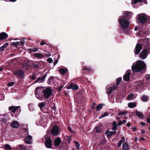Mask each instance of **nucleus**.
<instances>
[{
	"mask_svg": "<svg viewBox=\"0 0 150 150\" xmlns=\"http://www.w3.org/2000/svg\"><path fill=\"white\" fill-rule=\"evenodd\" d=\"M118 110L119 112L118 113V115H124L127 113V111H120L119 110Z\"/></svg>",
	"mask_w": 150,
	"mask_h": 150,
	"instance_id": "obj_30",
	"label": "nucleus"
},
{
	"mask_svg": "<svg viewBox=\"0 0 150 150\" xmlns=\"http://www.w3.org/2000/svg\"><path fill=\"white\" fill-rule=\"evenodd\" d=\"M20 108L19 106H10L9 107L8 110L12 112H15L17 110H18Z\"/></svg>",
	"mask_w": 150,
	"mask_h": 150,
	"instance_id": "obj_16",
	"label": "nucleus"
},
{
	"mask_svg": "<svg viewBox=\"0 0 150 150\" xmlns=\"http://www.w3.org/2000/svg\"><path fill=\"white\" fill-rule=\"evenodd\" d=\"M36 78L35 76V75H33L32 76V77H31V79L33 80L35 79Z\"/></svg>",
	"mask_w": 150,
	"mask_h": 150,
	"instance_id": "obj_54",
	"label": "nucleus"
},
{
	"mask_svg": "<svg viewBox=\"0 0 150 150\" xmlns=\"http://www.w3.org/2000/svg\"><path fill=\"white\" fill-rule=\"evenodd\" d=\"M136 115L138 117L141 118L142 119L144 118V115L142 112L137 110L136 111Z\"/></svg>",
	"mask_w": 150,
	"mask_h": 150,
	"instance_id": "obj_24",
	"label": "nucleus"
},
{
	"mask_svg": "<svg viewBox=\"0 0 150 150\" xmlns=\"http://www.w3.org/2000/svg\"><path fill=\"white\" fill-rule=\"evenodd\" d=\"M5 148L6 149H7L8 150H11V148L10 146L8 144H6L5 145Z\"/></svg>",
	"mask_w": 150,
	"mask_h": 150,
	"instance_id": "obj_39",
	"label": "nucleus"
},
{
	"mask_svg": "<svg viewBox=\"0 0 150 150\" xmlns=\"http://www.w3.org/2000/svg\"><path fill=\"white\" fill-rule=\"evenodd\" d=\"M13 73L15 75L20 78H23V76L24 74L22 71L18 70L16 71H14Z\"/></svg>",
	"mask_w": 150,
	"mask_h": 150,
	"instance_id": "obj_11",
	"label": "nucleus"
},
{
	"mask_svg": "<svg viewBox=\"0 0 150 150\" xmlns=\"http://www.w3.org/2000/svg\"><path fill=\"white\" fill-rule=\"evenodd\" d=\"M20 42H14L12 43V45L13 46L18 45H19Z\"/></svg>",
	"mask_w": 150,
	"mask_h": 150,
	"instance_id": "obj_45",
	"label": "nucleus"
},
{
	"mask_svg": "<svg viewBox=\"0 0 150 150\" xmlns=\"http://www.w3.org/2000/svg\"><path fill=\"white\" fill-rule=\"evenodd\" d=\"M148 52L149 51L147 50L144 49L142 50L140 53V57L143 59H145L147 56Z\"/></svg>",
	"mask_w": 150,
	"mask_h": 150,
	"instance_id": "obj_8",
	"label": "nucleus"
},
{
	"mask_svg": "<svg viewBox=\"0 0 150 150\" xmlns=\"http://www.w3.org/2000/svg\"><path fill=\"white\" fill-rule=\"evenodd\" d=\"M40 45H43L45 44V42L44 40H42L40 43Z\"/></svg>",
	"mask_w": 150,
	"mask_h": 150,
	"instance_id": "obj_49",
	"label": "nucleus"
},
{
	"mask_svg": "<svg viewBox=\"0 0 150 150\" xmlns=\"http://www.w3.org/2000/svg\"><path fill=\"white\" fill-rule=\"evenodd\" d=\"M142 99L143 101H146L148 100V98L147 96H144L142 97Z\"/></svg>",
	"mask_w": 150,
	"mask_h": 150,
	"instance_id": "obj_37",
	"label": "nucleus"
},
{
	"mask_svg": "<svg viewBox=\"0 0 150 150\" xmlns=\"http://www.w3.org/2000/svg\"><path fill=\"white\" fill-rule=\"evenodd\" d=\"M147 122L149 123V124H150V118H148L147 119Z\"/></svg>",
	"mask_w": 150,
	"mask_h": 150,
	"instance_id": "obj_55",
	"label": "nucleus"
},
{
	"mask_svg": "<svg viewBox=\"0 0 150 150\" xmlns=\"http://www.w3.org/2000/svg\"><path fill=\"white\" fill-rule=\"evenodd\" d=\"M127 126H128V127H129L130 126V124L129 123H128L127 124Z\"/></svg>",
	"mask_w": 150,
	"mask_h": 150,
	"instance_id": "obj_62",
	"label": "nucleus"
},
{
	"mask_svg": "<svg viewBox=\"0 0 150 150\" xmlns=\"http://www.w3.org/2000/svg\"><path fill=\"white\" fill-rule=\"evenodd\" d=\"M122 80L121 78H117V79L116 81H117V84H115L116 86H118V85L120 83V81H121Z\"/></svg>",
	"mask_w": 150,
	"mask_h": 150,
	"instance_id": "obj_38",
	"label": "nucleus"
},
{
	"mask_svg": "<svg viewBox=\"0 0 150 150\" xmlns=\"http://www.w3.org/2000/svg\"><path fill=\"white\" fill-rule=\"evenodd\" d=\"M145 125V123L144 122H141L140 123V125Z\"/></svg>",
	"mask_w": 150,
	"mask_h": 150,
	"instance_id": "obj_58",
	"label": "nucleus"
},
{
	"mask_svg": "<svg viewBox=\"0 0 150 150\" xmlns=\"http://www.w3.org/2000/svg\"><path fill=\"white\" fill-rule=\"evenodd\" d=\"M20 43L22 45L24 44L25 43L24 40H21L20 42Z\"/></svg>",
	"mask_w": 150,
	"mask_h": 150,
	"instance_id": "obj_50",
	"label": "nucleus"
},
{
	"mask_svg": "<svg viewBox=\"0 0 150 150\" xmlns=\"http://www.w3.org/2000/svg\"><path fill=\"white\" fill-rule=\"evenodd\" d=\"M15 84V83L14 82H11L8 83L7 84V86L9 87H11L14 85Z\"/></svg>",
	"mask_w": 150,
	"mask_h": 150,
	"instance_id": "obj_42",
	"label": "nucleus"
},
{
	"mask_svg": "<svg viewBox=\"0 0 150 150\" xmlns=\"http://www.w3.org/2000/svg\"><path fill=\"white\" fill-rule=\"evenodd\" d=\"M122 148L123 150H128L129 145L126 142L122 144Z\"/></svg>",
	"mask_w": 150,
	"mask_h": 150,
	"instance_id": "obj_25",
	"label": "nucleus"
},
{
	"mask_svg": "<svg viewBox=\"0 0 150 150\" xmlns=\"http://www.w3.org/2000/svg\"><path fill=\"white\" fill-rule=\"evenodd\" d=\"M1 121L2 122L5 123L6 124H8V122H7L6 119L4 118H2L1 119Z\"/></svg>",
	"mask_w": 150,
	"mask_h": 150,
	"instance_id": "obj_44",
	"label": "nucleus"
},
{
	"mask_svg": "<svg viewBox=\"0 0 150 150\" xmlns=\"http://www.w3.org/2000/svg\"><path fill=\"white\" fill-rule=\"evenodd\" d=\"M132 12H130L128 11H126L124 13V15L127 16H129L130 15H132Z\"/></svg>",
	"mask_w": 150,
	"mask_h": 150,
	"instance_id": "obj_41",
	"label": "nucleus"
},
{
	"mask_svg": "<svg viewBox=\"0 0 150 150\" xmlns=\"http://www.w3.org/2000/svg\"><path fill=\"white\" fill-rule=\"evenodd\" d=\"M45 54L46 56L48 57H50L51 55V54L50 53H48L47 54L45 53Z\"/></svg>",
	"mask_w": 150,
	"mask_h": 150,
	"instance_id": "obj_59",
	"label": "nucleus"
},
{
	"mask_svg": "<svg viewBox=\"0 0 150 150\" xmlns=\"http://www.w3.org/2000/svg\"><path fill=\"white\" fill-rule=\"evenodd\" d=\"M38 48H30L28 50L31 52H35L38 51Z\"/></svg>",
	"mask_w": 150,
	"mask_h": 150,
	"instance_id": "obj_35",
	"label": "nucleus"
},
{
	"mask_svg": "<svg viewBox=\"0 0 150 150\" xmlns=\"http://www.w3.org/2000/svg\"><path fill=\"white\" fill-rule=\"evenodd\" d=\"M61 140L59 137H57L54 140V145L56 146H58L60 144Z\"/></svg>",
	"mask_w": 150,
	"mask_h": 150,
	"instance_id": "obj_21",
	"label": "nucleus"
},
{
	"mask_svg": "<svg viewBox=\"0 0 150 150\" xmlns=\"http://www.w3.org/2000/svg\"><path fill=\"white\" fill-rule=\"evenodd\" d=\"M126 122V120H123L122 121V122H123L124 123H125Z\"/></svg>",
	"mask_w": 150,
	"mask_h": 150,
	"instance_id": "obj_64",
	"label": "nucleus"
},
{
	"mask_svg": "<svg viewBox=\"0 0 150 150\" xmlns=\"http://www.w3.org/2000/svg\"><path fill=\"white\" fill-rule=\"evenodd\" d=\"M71 136H66L64 137V139L65 140H67L69 143L70 144L71 141Z\"/></svg>",
	"mask_w": 150,
	"mask_h": 150,
	"instance_id": "obj_31",
	"label": "nucleus"
},
{
	"mask_svg": "<svg viewBox=\"0 0 150 150\" xmlns=\"http://www.w3.org/2000/svg\"><path fill=\"white\" fill-rule=\"evenodd\" d=\"M68 129L71 132H73V131L71 130V128L70 127L68 126Z\"/></svg>",
	"mask_w": 150,
	"mask_h": 150,
	"instance_id": "obj_52",
	"label": "nucleus"
},
{
	"mask_svg": "<svg viewBox=\"0 0 150 150\" xmlns=\"http://www.w3.org/2000/svg\"><path fill=\"white\" fill-rule=\"evenodd\" d=\"M150 79V75H147L146 76L145 78L143 79V81H144L145 83L147 82V81Z\"/></svg>",
	"mask_w": 150,
	"mask_h": 150,
	"instance_id": "obj_34",
	"label": "nucleus"
},
{
	"mask_svg": "<svg viewBox=\"0 0 150 150\" xmlns=\"http://www.w3.org/2000/svg\"><path fill=\"white\" fill-rule=\"evenodd\" d=\"M118 21L120 26L122 29H125L129 26V22L124 17H120Z\"/></svg>",
	"mask_w": 150,
	"mask_h": 150,
	"instance_id": "obj_2",
	"label": "nucleus"
},
{
	"mask_svg": "<svg viewBox=\"0 0 150 150\" xmlns=\"http://www.w3.org/2000/svg\"><path fill=\"white\" fill-rule=\"evenodd\" d=\"M74 143L76 145V149L78 150L79 149V147L80 146V145L79 143L76 141H74Z\"/></svg>",
	"mask_w": 150,
	"mask_h": 150,
	"instance_id": "obj_36",
	"label": "nucleus"
},
{
	"mask_svg": "<svg viewBox=\"0 0 150 150\" xmlns=\"http://www.w3.org/2000/svg\"><path fill=\"white\" fill-rule=\"evenodd\" d=\"M117 88V86L116 85H110L107 86L106 92L108 94L111 93L113 90Z\"/></svg>",
	"mask_w": 150,
	"mask_h": 150,
	"instance_id": "obj_7",
	"label": "nucleus"
},
{
	"mask_svg": "<svg viewBox=\"0 0 150 150\" xmlns=\"http://www.w3.org/2000/svg\"><path fill=\"white\" fill-rule=\"evenodd\" d=\"M46 103L45 102H43L38 104V106L41 110L42 109V108L46 105Z\"/></svg>",
	"mask_w": 150,
	"mask_h": 150,
	"instance_id": "obj_27",
	"label": "nucleus"
},
{
	"mask_svg": "<svg viewBox=\"0 0 150 150\" xmlns=\"http://www.w3.org/2000/svg\"><path fill=\"white\" fill-rule=\"evenodd\" d=\"M113 127L112 129L113 130H115L117 129V125L116 122L115 121H114L112 122Z\"/></svg>",
	"mask_w": 150,
	"mask_h": 150,
	"instance_id": "obj_32",
	"label": "nucleus"
},
{
	"mask_svg": "<svg viewBox=\"0 0 150 150\" xmlns=\"http://www.w3.org/2000/svg\"><path fill=\"white\" fill-rule=\"evenodd\" d=\"M108 114L107 112H105L101 116L99 117V119H101V118H103L105 116H107L108 115Z\"/></svg>",
	"mask_w": 150,
	"mask_h": 150,
	"instance_id": "obj_43",
	"label": "nucleus"
},
{
	"mask_svg": "<svg viewBox=\"0 0 150 150\" xmlns=\"http://www.w3.org/2000/svg\"><path fill=\"white\" fill-rule=\"evenodd\" d=\"M135 97L134 95L132 94H130L127 97V99L128 100H132L135 99Z\"/></svg>",
	"mask_w": 150,
	"mask_h": 150,
	"instance_id": "obj_26",
	"label": "nucleus"
},
{
	"mask_svg": "<svg viewBox=\"0 0 150 150\" xmlns=\"http://www.w3.org/2000/svg\"><path fill=\"white\" fill-rule=\"evenodd\" d=\"M52 93V91L50 87H47L44 89L43 92V99L44 98L48 99Z\"/></svg>",
	"mask_w": 150,
	"mask_h": 150,
	"instance_id": "obj_4",
	"label": "nucleus"
},
{
	"mask_svg": "<svg viewBox=\"0 0 150 150\" xmlns=\"http://www.w3.org/2000/svg\"><path fill=\"white\" fill-rule=\"evenodd\" d=\"M62 88H63V87L62 86H60L59 87V89L60 90H61L62 89Z\"/></svg>",
	"mask_w": 150,
	"mask_h": 150,
	"instance_id": "obj_60",
	"label": "nucleus"
},
{
	"mask_svg": "<svg viewBox=\"0 0 150 150\" xmlns=\"http://www.w3.org/2000/svg\"><path fill=\"white\" fill-rule=\"evenodd\" d=\"M47 76L46 75H45L42 77H40L37 79V81L34 82V83H36L37 82L39 83H43L44 82V80Z\"/></svg>",
	"mask_w": 150,
	"mask_h": 150,
	"instance_id": "obj_15",
	"label": "nucleus"
},
{
	"mask_svg": "<svg viewBox=\"0 0 150 150\" xmlns=\"http://www.w3.org/2000/svg\"><path fill=\"white\" fill-rule=\"evenodd\" d=\"M137 103L135 102H130L128 104V106L130 108H134L137 106Z\"/></svg>",
	"mask_w": 150,
	"mask_h": 150,
	"instance_id": "obj_23",
	"label": "nucleus"
},
{
	"mask_svg": "<svg viewBox=\"0 0 150 150\" xmlns=\"http://www.w3.org/2000/svg\"><path fill=\"white\" fill-rule=\"evenodd\" d=\"M140 42L143 44V45L146 46L149 43V40L148 38H146L144 39H142L140 40Z\"/></svg>",
	"mask_w": 150,
	"mask_h": 150,
	"instance_id": "obj_18",
	"label": "nucleus"
},
{
	"mask_svg": "<svg viewBox=\"0 0 150 150\" xmlns=\"http://www.w3.org/2000/svg\"><path fill=\"white\" fill-rule=\"evenodd\" d=\"M139 22L142 23H146L147 21V17L145 13L140 14L137 15Z\"/></svg>",
	"mask_w": 150,
	"mask_h": 150,
	"instance_id": "obj_5",
	"label": "nucleus"
},
{
	"mask_svg": "<svg viewBox=\"0 0 150 150\" xmlns=\"http://www.w3.org/2000/svg\"><path fill=\"white\" fill-rule=\"evenodd\" d=\"M140 139L142 141H143L144 140V138L142 137L140 138Z\"/></svg>",
	"mask_w": 150,
	"mask_h": 150,
	"instance_id": "obj_63",
	"label": "nucleus"
},
{
	"mask_svg": "<svg viewBox=\"0 0 150 150\" xmlns=\"http://www.w3.org/2000/svg\"><path fill=\"white\" fill-rule=\"evenodd\" d=\"M94 130L95 132L97 133H101L102 131L101 126L96 127L95 128Z\"/></svg>",
	"mask_w": 150,
	"mask_h": 150,
	"instance_id": "obj_22",
	"label": "nucleus"
},
{
	"mask_svg": "<svg viewBox=\"0 0 150 150\" xmlns=\"http://www.w3.org/2000/svg\"><path fill=\"white\" fill-rule=\"evenodd\" d=\"M96 108L97 111L100 110L102 108V105L101 104H99L96 106Z\"/></svg>",
	"mask_w": 150,
	"mask_h": 150,
	"instance_id": "obj_40",
	"label": "nucleus"
},
{
	"mask_svg": "<svg viewBox=\"0 0 150 150\" xmlns=\"http://www.w3.org/2000/svg\"><path fill=\"white\" fill-rule=\"evenodd\" d=\"M79 88V86L78 85L71 83L68 87L67 88L68 89H72L73 90H77Z\"/></svg>",
	"mask_w": 150,
	"mask_h": 150,
	"instance_id": "obj_13",
	"label": "nucleus"
},
{
	"mask_svg": "<svg viewBox=\"0 0 150 150\" xmlns=\"http://www.w3.org/2000/svg\"><path fill=\"white\" fill-rule=\"evenodd\" d=\"M122 124V121H120L118 123V125H121Z\"/></svg>",
	"mask_w": 150,
	"mask_h": 150,
	"instance_id": "obj_53",
	"label": "nucleus"
},
{
	"mask_svg": "<svg viewBox=\"0 0 150 150\" xmlns=\"http://www.w3.org/2000/svg\"><path fill=\"white\" fill-rule=\"evenodd\" d=\"M130 72H127L124 76L123 79L126 81H128L130 78Z\"/></svg>",
	"mask_w": 150,
	"mask_h": 150,
	"instance_id": "obj_19",
	"label": "nucleus"
},
{
	"mask_svg": "<svg viewBox=\"0 0 150 150\" xmlns=\"http://www.w3.org/2000/svg\"><path fill=\"white\" fill-rule=\"evenodd\" d=\"M45 145L47 148H51L52 145V141L50 138L47 137L45 138Z\"/></svg>",
	"mask_w": 150,
	"mask_h": 150,
	"instance_id": "obj_9",
	"label": "nucleus"
},
{
	"mask_svg": "<svg viewBox=\"0 0 150 150\" xmlns=\"http://www.w3.org/2000/svg\"><path fill=\"white\" fill-rule=\"evenodd\" d=\"M58 62V61H55L54 62V65H55Z\"/></svg>",
	"mask_w": 150,
	"mask_h": 150,
	"instance_id": "obj_61",
	"label": "nucleus"
},
{
	"mask_svg": "<svg viewBox=\"0 0 150 150\" xmlns=\"http://www.w3.org/2000/svg\"><path fill=\"white\" fill-rule=\"evenodd\" d=\"M8 45V44L6 43L4 44L3 46H1L0 47V51H3L4 49L6 48Z\"/></svg>",
	"mask_w": 150,
	"mask_h": 150,
	"instance_id": "obj_33",
	"label": "nucleus"
},
{
	"mask_svg": "<svg viewBox=\"0 0 150 150\" xmlns=\"http://www.w3.org/2000/svg\"><path fill=\"white\" fill-rule=\"evenodd\" d=\"M47 61L50 63L52 62L53 60L51 58H49L47 59Z\"/></svg>",
	"mask_w": 150,
	"mask_h": 150,
	"instance_id": "obj_48",
	"label": "nucleus"
},
{
	"mask_svg": "<svg viewBox=\"0 0 150 150\" xmlns=\"http://www.w3.org/2000/svg\"><path fill=\"white\" fill-rule=\"evenodd\" d=\"M60 130L59 127L55 125L52 127L51 131L52 134L54 136L57 135L60 132Z\"/></svg>",
	"mask_w": 150,
	"mask_h": 150,
	"instance_id": "obj_6",
	"label": "nucleus"
},
{
	"mask_svg": "<svg viewBox=\"0 0 150 150\" xmlns=\"http://www.w3.org/2000/svg\"><path fill=\"white\" fill-rule=\"evenodd\" d=\"M142 49V47L141 44H137L134 50V53L136 54H139Z\"/></svg>",
	"mask_w": 150,
	"mask_h": 150,
	"instance_id": "obj_10",
	"label": "nucleus"
},
{
	"mask_svg": "<svg viewBox=\"0 0 150 150\" xmlns=\"http://www.w3.org/2000/svg\"><path fill=\"white\" fill-rule=\"evenodd\" d=\"M8 37V35L5 32H2L0 33V40L7 38Z\"/></svg>",
	"mask_w": 150,
	"mask_h": 150,
	"instance_id": "obj_17",
	"label": "nucleus"
},
{
	"mask_svg": "<svg viewBox=\"0 0 150 150\" xmlns=\"http://www.w3.org/2000/svg\"><path fill=\"white\" fill-rule=\"evenodd\" d=\"M142 2V0H134L133 1V3L134 4H135L137 3L138 2Z\"/></svg>",
	"mask_w": 150,
	"mask_h": 150,
	"instance_id": "obj_46",
	"label": "nucleus"
},
{
	"mask_svg": "<svg viewBox=\"0 0 150 150\" xmlns=\"http://www.w3.org/2000/svg\"><path fill=\"white\" fill-rule=\"evenodd\" d=\"M101 143L102 144H105V140H103L102 141H101Z\"/></svg>",
	"mask_w": 150,
	"mask_h": 150,
	"instance_id": "obj_56",
	"label": "nucleus"
},
{
	"mask_svg": "<svg viewBox=\"0 0 150 150\" xmlns=\"http://www.w3.org/2000/svg\"><path fill=\"white\" fill-rule=\"evenodd\" d=\"M122 144L121 143H120V142H119L117 144V147L118 148H120V146H121Z\"/></svg>",
	"mask_w": 150,
	"mask_h": 150,
	"instance_id": "obj_51",
	"label": "nucleus"
},
{
	"mask_svg": "<svg viewBox=\"0 0 150 150\" xmlns=\"http://www.w3.org/2000/svg\"><path fill=\"white\" fill-rule=\"evenodd\" d=\"M44 89V88L43 87H37L35 93L36 98L41 100H43V96L42 93H43Z\"/></svg>",
	"mask_w": 150,
	"mask_h": 150,
	"instance_id": "obj_3",
	"label": "nucleus"
},
{
	"mask_svg": "<svg viewBox=\"0 0 150 150\" xmlns=\"http://www.w3.org/2000/svg\"><path fill=\"white\" fill-rule=\"evenodd\" d=\"M10 125L14 128H17L19 125V123L16 121H13L11 123Z\"/></svg>",
	"mask_w": 150,
	"mask_h": 150,
	"instance_id": "obj_14",
	"label": "nucleus"
},
{
	"mask_svg": "<svg viewBox=\"0 0 150 150\" xmlns=\"http://www.w3.org/2000/svg\"><path fill=\"white\" fill-rule=\"evenodd\" d=\"M53 80V77H51L50 78L49 80V81H52Z\"/></svg>",
	"mask_w": 150,
	"mask_h": 150,
	"instance_id": "obj_57",
	"label": "nucleus"
},
{
	"mask_svg": "<svg viewBox=\"0 0 150 150\" xmlns=\"http://www.w3.org/2000/svg\"><path fill=\"white\" fill-rule=\"evenodd\" d=\"M32 137L30 135L26 137L25 139V142L28 144H31L32 142Z\"/></svg>",
	"mask_w": 150,
	"mask_h": 150,
	"instance_id": "obj_12",
	"label": "nucleus"
},
{
	"mask_svg": "<svg viewBox=\"0 0 150 150\" xmlns=\"http://www.w3.org/2000/svg\"><path fill=\"white\" fill-rule=\"evenodd\" d=\"M67 70L66 69H60L59 70V72L62 74L63 75L67 72Z\"/></svg>",
	"mask_w": 150,
	"mask_h": 150,
	"instance_id": "obj_29",
	"label": "nucleus"
},
{
	"mask_svg": "<svg viewBox=\"0 0 150 150\" xmlns=\"http://www.w3.org/2000/svg\"><path fill=\"white\" fill-rule=\"evenodd\" d=\"M145 68V64L143 62L137 61L134 63L132 66V69L133 72H139Z\"/></svg>",
	"mask_w": 150,
	"mask_h": 150,
	"instance_id": "obj_1",
	"label": "nucleus"
},
{
	"mask_svg": "<svg viewBox=\"0 0 150 150\" xmlns=\"http://www.w3.org/2000/svg\"><path fill=\"white\" fill-rule=\"evenodd\" d=\"M125 139L124 137H122L121 138V139L120 140V142L122 144L125 142Z\"/></svg>",
	"mask_w": 150,
	"mask_h": 150,
	"instance_id": "obj_47",
	"label": "nucleus"
},
{
	"mask_svg": "<svg viewBox=\"0 0 150 150\" xmlns=\"http://www.w3.org/2000/svg\"><path fill=\"white\" fill-rule=\"evenodd\" d=\"M34 56L36 58H40L43 57L44 55L42 54L37 53L35 54H34Z\"/></svg>",
	"mask_w": 150,
	"mask_h": 150,
	"instance_id": "obj_28",
	"label": "nucleus"
},
{
	"mask_svg": "<svg viewBox=\"0 0 150 150\" xmlns=\"http://www.w3.org/2000/svg\"><path fill=\"white\" fill-rule=\"evenodd\" d=\"M116 132L115 131H110L108 132V130L106 131L105 134H107V136L108 137H110L111 136L115 134Z\"/></svg>",
	"mask_w": 150,
	"mask_h": 150,
	"instance_id": "obj_20",
	"label": "nucleus"
}]
</instances>
